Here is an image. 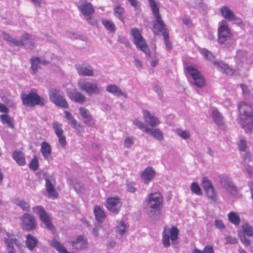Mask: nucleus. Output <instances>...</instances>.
<instances>
[{
    "mask_svg": "<svg viewBox=\"0 0 253 253\" xmlns=\"http://www.w3.org/2000/svg\"><path fill=\"white\" fill-rule=\"evenodd\" d=\"M239 110V123L247 133L251 132L253 129V108L244 102L238 104Z\"/></svg>",
    "mask_w": 253,
    "mask_h": 253,
    "instance_id": "nucleus-1",
    "label": "nucleus"
},
{
    "mask_svg": "<svg viewBox=\"0 0 253 253\" xmlns=\"http://www.w3.org/2000/svg\"><path fill=\"white\" fill-rule=\"evenodd\" d=\"M148 2L152 11V14L155 18L153 21V27L152 30L155 35L160 34L163 36L164 32H168L166 28V25L162 19L160 14L159 7L155 0H148Z\"/></svg>",
    "mask_w": 253,
    "mask_h": 253,
    "instance_id": "nucleus-2",
    "label": "nucleus"
},
{
    "mask_svg": "<svg viewBox=\"0 0 253 253\" xmlns=\"http://www.w3.org/2000/svg\"><path fill=\"white\" fill-rule=\"evenodd\" d=\"M179 230L177 227L172 226L170 228L165 225L162 233V243L164 247L169 248L170 245L176 248L179 244Z\"/></svg>",
    "mask_w": 253,
    "mask_h": 253,
    "instance_id": "nucleus-3",
    "label": "nucleus"
},
{
    "mask_svg": "<svg viewBox=\"0 0 253 253\" xmlns=\"http://www.w3.org/2000/svg\"><path fill=\"white\" fill-rule=\"evenodd\" d=\"M78 8L89 24L92 26H95L97 24L96 20L92 16V15L94 13V10L90 2L83 1L78 5Z\"/></svg>",
    "mask_w": 253,
    "mask_h": 253,
    "instance_id": "nucleus-4",
    "label": "nucleus"
},
{
    "mask_svg": "<svg viewBox=\"0 0 253 253\" xmlns=\"http://www.w3.org/2000/svg\"><path fill=\"white\" fill-rule=\"evenodd\" d=\"M131 35L136 47L144 52L146 56L151 57V54L150 49L139 29L137 28L132 29Z\"/></svg>",
    "mask_w": 253,
    "mask_h": 253,
    "instance_id": "nucleus-5",
    "label": "nucleus"
},
{
    "mask_svg": "<svg viewBox=\"0 0 253 253\" xmlns=\"http://www.w3.org/2000/svg\"><path fill=\"white\" fill-rule=\"evenodd\" d=\"M34 212L37 214L45 228L53 233L55 227L52 223V217L42 206H37L33 208Z\"/></svg>",
    "mask_w": 253,
    "mask_h": 253,
    "instance_id": "nucleus-6",
    "label": "nucleus"
},
{
    "mask_svg": "<svg viewBox=\"0 0 253 253\" xmlns=\"http://www.w3.org/2000/svg\"><path fill=\"white\" fill-rule=\"evenodd\" d=\"M21 99L23 104L27 106L43 105L46 103V101L44 98L39 96L34 91L30 92L28 94L21 95Z\"/></svg>",
    "mask_w": 253,
    "mask_h": 253,
    "instance_id": "nucleus-7",
    "label": "nucleus"
},
{
    "mask_svg": "<svg viewBox=\"0 0 253 253\" xmlns=\"http://www.w3.org/2000/svg\"><path fill=\"white\" fill-rule=\"evenodd\" d=\"M200 53L207 59L211 61H213V64L220 69L221 71L224 72L226 74L232 75L234 74L233 70L228 66V64L222 61H214V55L211 51H209L206 48L202 49L200 50Z\"/></svg>",
    "mask_w": 253,
    "mask_h": 253,
    "instance_id": "nucleus-8",
    "label": "nucleus"
},
{
    "mask_svg": "<svg viewBox=\"0 0 253 253\" xmlns=\"http://www.w3.org/2000/svg\"><path fill=\"white\" fill-rule=\"evenodd\" d=\"M78 85L80 90L85 92L88 95L99 94L101 91L98 84L84 79L80 80L78 82Z\"/></svg>",
    "mask_w": 253,
    "mask_h": 253,
    "instance_id": "nucleus-9",
    "label": "nucleus"
},
{
    "mask_svg": "<svg viewBox=\"0 0 253 253\" xmlns=\"http://www.w3.org/2000/svg\"><path fill=\"white\" fill-rule=\"evenodd\" d=\"M187 73L193 80V84L199 88H203L206 85V80L203 74L195 67L191 65L185 67Z\"/></svg>",
    "mask_w": 253,
    "mask_h": 253,
    "instance_id": "nucleus-10",
    "label": "nucleus"
},
{
    "mask_svg": "<svg viewBox=\"0 0 253 253\" xmlns=\"http://www.w3.org/2000/svg\"><path fill=\"white\" fill-rule=\"evenodd\" d=\"M232 34L229 28L227 22L224 20L219 23L218 28V42L220 44H224L231 40Z\"/></svg>",
    "mask_w": 253,
    "mask_h": 253,
    "instance_id": "nucleus-11",
    "label": "nucleus"
},
{
    "mask_svg": "<svg viewBox=\"0 0 253 253\" xmlns=\"http://www.w3.org/2000/svg\"><path fill=\"white\" fill-rule=\"evenodd\" d=\"M146 201L147 205L150 209L159 211L162 207L163 198L160 192L152 193L149 194Z\"/></svg>",
    "mask_w": 253,
    "mask_h": 253,
    "instance_id": "nucleus-12",
    "label": "nucleus"
},
{
    "mask_svg": "<svg viewBox=\"0 0 253 253\" xmlns=\"http://www.w3.org/2000/svg\"><path fill=\"white\" fill-rule=\"evenodd\" d=\"M20 221L21 227L26 230L32 231L37 227V223L35 217L29 213H24L21 216Z\"/></svg>",
    "mask_w": 253,
    "mask_h": 253,
    "instance_id": "nucleus-13",
    "label": "nucleus"
},
{
    "mask_svg": "<svg viewBox=\"0 0 253 253\" xmlns=\"http://www.w3.org/2000/svg\"><path fill=\"white\" fill-rule=\"evenodd\" d=\"M1 234L7 246V253H15L13 251V245L17 246L20 245L19 242L16 238V237L14 235L5 231L1 232Z\"/></svg>",
    "mask_w": 253,
    "mask_h": 253,
    "instance_id": "nucleus-14",
    "label": "nucleus"
},
{
    "mask_svg": "<svg viewBox=\"0 0 253 253\" xmlns=\"http://www.w3.org/2000/svg\"><path fill=\"white\" fill-rule=\"evenodd\" d=\"M78 74L82 77H93L94 75L92 67L87 63L78 64L75 65Z\"/></svg>",
    "mask_w": 253,
    "mask_h": 253,
    "instance_id": "nucleus-15",
    "label": "nucleus"
},
{
    "mask_svg": "<svg viewBox=\"0 0 253 253\" xmlns=\"http://www.w3.org/2000/svg\"><path fill=\"white\" fill-rule=\"evenodd\" d=\"M105 206L109 211L117 213L120 210L121 203L118 197H109L106 201Z\"/></svg>",
    "mask_w": 253,
    "mask_h": 253,
    "instance_id": "nucleus-16",
    "label": "nucleus"
},
{
    "mask_svg": "<svg viewBox=\"0 0 253 253\" xmlns=\"http://www.w3.org/2000/svg\"><path fill=\"white\" fill-rule=\"evenodd\" d=\"M45 182L46 192L47 197L51 199L57 198L58 193L55 188L56 183L55 180L53 178H46Z\"/></svg>",
    "mask_w": 253,
    "mask_h": 253,
    "instance_id": "nucleus-17",
    "label": "nucleus"
},
{
    "mask_svg": "<svg viewBox=\"0 0 253 253\" xmlns=\"http://www.w3.org/2000/svg\"><path fill=\"white\" fill-rule=\"evenodd\" d=\"M142 113L145 122L150 126L155 127L161 123L159 119L148 110H143Z\"/></svg>",
    "mask_w": 253,
    "mask_h": 253,
    "instance_id": "nucleus-18",
    "label": "nucleus"
},
{
    "mask_svg": "<svg viewBox=\"0 0 253 253\" xmlns=\"http://www.w3.org/2000/svg\"><path fill=\"white\" fill-rule=\"evenodd\" d=\"M50 99L52 102L58 106H63L62 92L57 89L52 88L49 91Z\"/></svg>",
    "mask_w": 253,
    "mask_h": 253,
    "instance_id": "nucleus-19",
    "label": "nucleus"
},
{
    "mask_svg": "<svg viewBox=\"0 0 253 253\" xmlns=\"http://www.w3.org/2000/svg\"><path fill=\"white\" fill-rule=\"evenodd\" d=\"M79 111L84 119V123L88 126H94L95 124L94 121L89 111L86 108L82 107L79 108Z\"/></svg>",
    "mask_w": 253,
    "mask_h": 253,
    "instance_id": "nucleus-20",
    "label": "nucleus"
},
{
    "mask_svg": "<svg viewBox=\"0 0 253 253\" xmlns=\"http://www.w3.org/2000/svg\"><path fill=\"white\" fill-rule=\"evenodd\" d=\"M72 245L73 248L76 250H84L87 248L88 242L86 239L80 235L72 241Z\"/></svg>",
    "mask_w": 253,
    "mask_h": 253,
    "instance_id": "nucleus-21",
    "label": "nucleus"
},
{
    "mask_svg": "<svg viewBox=\"0 0 253 253\" xmlns=\"http://www.w3.org/2000/svg\"><path fill=\"white\" fill-rule=\"evenodd\" d=\"M31 70L33 73L35 74L38 70L41 67L42 65H45L48 64V62L44 59L34 57L31 60Z\"/></svg>",
    "mask_w": 253,
    "mask_h": 253,
    "instance_id": "nucleus-22",
    "label": "nucleus"
},
{
    "mask_svg": "<svg viewBox=\"0 0 253 253\" xmlns=\"http://www.w3.org/2000/svg\"><path fill=\"white\" fill-rule=\"evenodd\" d=\"M155 171L152 167L146 168L141 173V178L145 183H149L154 177Z\"/></svg>",
    "mask_w": 253,
    "mask_h": 253,
    "instance_id": "nucleus-23",
    "label": "nucleus"
},
{
    "mask_svg": "<svg viewBox=\"0 0 253 253\" xmlns=\"http://www.w3.org/2000/svg\"><path fill=\"white\" fill-rule=\"evenodd\" d=\"M67 95L71 100L78 103H83L85 101V96L77 90L68 91Z\"/></svg>",
    "mask_w": 253,
    "mask_h": 253,
    "instance_id": "nucleus-24",
    "label": "nucleus"
},
{
    "mask_svg": "<svg viewBox=\"0 0 253 253\" xmlns=\"http://www.w3.org/2000/svg\"><path fill=\"white\" fill-rule=\"evenodd\" d=\"M106 90L116 96H122L124 97L127 98V95L126 92H123L121 89L117 85L114 84H109L106 86Z\"/></svg>",
    "mask_w": 253,
    "mask_h": 253,
    "instance_id": "nucleus-25",
    "label": "nucleus"
},
{
    "mask_svg": "<svg viewBox=\"0 0 253 253\" xmlns=\"http://www.w3.org/2000/svg\"><path fill=\"white\" fill-rule=\"evenodd\" d=\"M145 133L154 137L155 139L161 141L164 139L163 132L160 128H147Z\"/></svg>",
    "mask_w": 253,
    "mask_h": 253,
    "instance_id": "nucleus-26",
    "label": "nucleus"
},
{
    "mask_svg": "<svg viewBox=\"0 0 253 253\" xmlns=\"http://www.w3.org/2000/svg\"><path fill=\"white\" fill-rule=\"evenodd\" d=\"M41 151L45 159H51V147L49 143L45 141L42 142L41 145Z\"/></svg>",
    "mask_w": 253,
    "mask_h": 253,
    "instance_id": "nucleus-27",
    "label": "nucleus"
},
{
    "mask_svg": "<svg viewBox=\"0 0 253 253\" xmlns=\"http://www.w3.org/2000/svg\"><path fill=\"white\" fill-rule=\"evenodd\" d=\"M52 127L58 137V141L61 147H63V138L62 137L63 130L62 124L54 121L52 123Z\"/></svg>",
    "mask_w": 253,
    "mask_h": 253,
    "instance_id": "nucleus-28",
    "label": "nucleus"
},
{
    "mask_svg": "<svg viewBox=\"0 0 253 253\" xmlns=\"http://www.w3.org/2000/svg\"><path fill=\"white\" fill-rule=\"evenodd\" d=\"M64 113L65 114V117L68 121L69 124L79 132L82 131L83 130L82 126L77 123V122L72 114L67 111H65Z\"/></svg>",
    "mask_w": 253,
    "mask_h": 253,
    "instance_id": "nucleus-29",
    "label": "nucleus"
},
{
    "mask_svg": "<svg viewBox=\"0 0 253 253\" xmlns=\"http://www.w3.org/2000/svg\"><path fill=\"white\" fill-rule=\"evenodd\" d=\"M221 15L225 19L230 21L234 17V12L227 6H223L219 9Z\"/></svg>",
    "mask_w": 253,
    "mask_h": 253,
    "instance_id": "nucleus-30",
    "label": "nucleus"
},
{
    "mask_svg": "<svg viewBox=\"0 0 253 253\" xmlns=\"http://www.w3.org/2000/svg\"><path fill=\"white\" fill-rule=\"evenodd\" d=\"M38 243V239L34 236L28 234L26 237V246L30 251H33Z\"/></svg>",
    "mask_w": 253,
    "mask_h": 253,
    "instance_id": "nucleus-31",
    "label": "nucleus"
},
{
    "mask_svg": "<svg viewBox=\"0 0 253 253\" xmlns=\"http://www.w3.org/2000/svg\"><path fill=\"white\" fill-rule=\"evenodd\" d=\"M68 183L73 187L77 193L83 192L84 190L83 184L79 180L74 178H69L67 180Z\"/></svg>",
    "mask_w": 253,
    "mask_h": 253,
    "instance_id": "nucleus-32",
    "label": "nucleus"
},
{
    "mask_svg": "<svg viewBox=\"0 0 253 253\" xmlns=\"http://www.w3.org/2000/svg\"><path fill=\"white\" fill-rule=\"evenodd\" d=\"M1 36L4 40L9 42L11 43H12L16 46H23L22 42L20 41V40H17L11 37L8 34L5 32L2 31L1 32Z\"/></svg>",
    "mask_w": 253,
    "mask_h": 253,
    "instance_id": "nucleus-33",
    "label": "nucleus"
},
{
    "mask_svg": "<svg viewBox=\"0 0 253 253\" xmlns=\"http://www.w3.org/2000/svg\"><path fill=\"white\" fill-rule=\"evenodd\" d=\"M114 15L118 18L123 23H125L124 15L125 13V9L123 7L117 5L113 9Z\"/></svg>",
    "mask_w": 253,
    "mask_h": 253,
    "instance_id": "nucleus-34",
    "label": "nucleus"
},
{
    "mask_svg": "<svg viewBox=\"0 0 253 253\" xmlns=\"http://www.w3.org/2000/svg\"><path fill=\"white\" fill-rule=\"evenodd\" d=\"M50 246L55 249L59 253H63V247L62 244L56 237H54L49 242Z\"/></svg>",
    "mask_w": 253,
    "mask_h": 253,
    "instance_id": "nucleus-35",
    "label": "nucleus"
},
{
    "mask_svg": "<svg viewBox=\"0 0 253 253\" xmlns=\"http://www.w3.org/2000/svg\"><path fill=\"white\" fill-rule=\"evenodd\" d=\"M94 213L96 219L100 222L103 221L105 218V214L104 211L99 207L96 206L94 209Z\"/></svg>",
    "mask_w": 253,
    "mask_h": 253,
    "instance_id": "nucleus-36",
    "label": "nucleus"
},
{
    "mask_svg": "<svg viewBox=\"0 0 253 253\" xmlns=\"http://www.w3.org/2000/svg\"><path fill=\"white\" fill-rule=\"evenodd\" d=\"M20 41L22 42L23 45H29L32 47L35 45L31 36L27 33H24L21 36Z\"/></svg>",
    "mask_w": 253,
    "mask_h": 253,
    "instance_id": "nucleus-37",
    "label": "nucleus"
},
{
    "mask_svg": "<svg viewBox=\"0 0 253 253\" xmlns=\"http://www.w3.org/2000/svg\"><path fill=\"white\" fill-rule=\"evenodd\" d=\"M228 218L230 222L236 226L239 225L241 222L240 216L234 212H230L228 214Z\"/></svg>",
    "mask_w": 253,
    "mask_h": 253,
    "instance_id": "nucleus-38",
    "label": "nucleus"
},
{
    "mask_svg": "<svg viewBox=\"0 0 253 253\" xmlns=\"http://www.w3.org/2000/svg\"><path fill=\"white\" fill-rule=\"evenodd\" d=\"M13 158L19 165H24L25 163V157L22 152H14L13 154Z\"/></svg>",
    "mask_w": 253,
    "mask_h": 253,
    "instance_id": "nucleus-39",
    "label": "nucleus"
},
{
    "mask_svg": "<svg viewBox=\"0 0 253 253\" xmlns=\"http://www.w3.org/2000/svg\"><path fill=\"white\" fill-rule=\"evenodd\" d=\"M102 24L105 29L110 33H114L116 31V26L112 21L108 20H103Z\"/></svg>",
    "mask_w": 253,
    "mask_h": 253,
    "instance_id": "nucleus-40",
    "label": "nucleus"
},
{
    "mask_svg": "<svg viewBox=\"0 0 253 253\" xmlns=\"http://www.w3.org/2000/svg\"><path fill=\"white\" fill-rule=\"evenodd\" d=\"M0 120L3 124H6L10 128L14 127L13 119L7 114H3L0 116Z\"/></svg>",
    "mask_w": 253,
    "mask_h": 253,
    "instance_id": "nucleus-41",
    "label": "nucleus"
},
{
    "mask_svg": "<svg viewBox=\"0 0 253 253\" xmlns=\"http://www.w3.org/2000/svg\"><path fill=\"white\" fill-rule=\"evenodd\" d=\"M212 117L215 124L221 125L223 123V117L217 110H213L212 113Z\"/></svg>",
    "mask_w": 253,
    "mask_h": 253,
    "instance_id": "nucleus-42",
    "label": "nucleus"
},
{
    "mask_svg": "<svg viewBox=\"0 0 253 253\" xmlns=\"http://www.w3.org/2000/svg\"><path fill=\"white\" fill-rule=\"evenodd\" d=\"M243 232L249 237L253 236V227L248 223H244L242 226Z\"/></svg>",
    "mask_w": 253,
    "mask_h": 253,
    "instance_id": "nucleus-43",
    "label": "nucleus"
},
{
    "mask_svg": "<svg viewBox=\"0 0 253 253\" xmlns=\"http://www.w3.org/2000/svg\"><path fill=\"white\" fill-rule=\"evenodd\" d=\"M214 252L213 248L212 246L207 245L204 248L202 251L197 249H194L192 253H214Z\"/></svg>",
    "mask_w": 253,
    "mask_h": 253,
    "instance_id": "nucleus-44",
    "label": "nucleus"
},
{
    "mask_svg": "<svg viewBox=\"0 0 253 253\" xmlns=\"http://www.w3.org/2000/svg\"><path fill=\"white\" fill-rule=\"evenodd\" d=\"M223 186L225 188L229 190L232 194H236L238 192L237 187L231 181H227L224 184Z\"/></svg>",
    "mask_w": 253,
    "mask_h": 253,
    "instance_id": "nucleus-45",
    "label": "nucleus"
},
{
    "mask_svg": "<svg viewBox=\"0 0 253 253\" xmlns=\"http://www.w3.org/2000/svg\"><path fill=\"white\" fill-rule=\"evenodd\" d=\"M163 37L166 46L167 50L169 51H170L172 49V45L170 42L169 40V34L168 32H164Z\"/></svg>",
    "mask_w": 253,
    "mask_h": 253,
    "instance_id": "nucleus-46",
    "label": "nucleus"
},
{
    "mask_svg": "<svg viewBox=\"0 0 253 253\" xmlns=\"http://www.w3.org/2000/svg\"><path fill=\"white\" fill-rule=\"evenodd\" d=\"M208 197L212 200V201H215L216 200V193L215 192V190L214 189L213 186L210 188L209 189H207L205 190Z\"/></svg>",
    "mask_w": 253,
    "mask_h": 253,
    "instance_id": "nucleus-47",
    "label": "nucleus"
},
{
    "mask_svg": "<svg viewBox=\"0 0 253 253\" xmlns=\"http://www.w3.org/2000/svg\"><path fill=\"white\" fill-rule=\"evenodd\" d=\"M243 171L247 174V177L249 178H253V167L248 165L244 164Z\"/></svg>",
    "mask_w": 253,
    "mask_h": 253,
    "instance_id": "nucleus-48",
    "label": "nucleus"
},
{
    "mask_svg": "<svg viewBox=\"0 0 253 253\" xmlns=\"http://www.w3.org/2000/svg\"><path fill=\"white\" fill-rule=\"evenodd\" d=\"M126 225L124 222L121 221L116 227V232L121 236L125 234L126 231Z\"/></svg>",
    "mask_w": 253,
    "mask_h": 253,
    "instance_id": "nucleus-49",
    "label": "nucleus"
},
{
    "mask_svg": "<svg viewBox=\"0 0 253 253\" xmlns=\"http://www.w3.org/2000/svg\"><path fill=\"white\" fill-rule=\"evenodd\" d=\"M190 188L191 190L193 193L197 195H201L202 194V192L201 191V188L197 183H192Z\"/></svg>",
    "mask_w": 253,
    "mask_h": 253,
    "instance_id": "nucleus-50",
    "label": "nucleus"
},
{
    "mask_svg": "<svg viewBox=\"0 0 253 253\" xmlns=\"http://www.w3.org/2000/svg\"><path fill=\"white\" fill-rule=\"evenodd\" d=\"M201 185L204 190L213 187L211 182L206 177L203 178Z\"/></svg>",
    "mask_w": 253,
    "mask_h": 253,
    "instance_id": "nucleus-51",
    "label": "nucleus"
},
{
    "mask_svg": "<svg viewBox=\"0 0 253 253\" xmlns=\"http://www.w3.org/2000/svg\"><path fill=\"white\" fill-rule=\"evenodd\" d=\"M132 123H133V125L136 126L137 127H138L139 129L142 130L144 132H145V130H146V128H149L148 127L144 125V123L142 121H141L137 119L134 120L132 121Z\"/></svg>",
    "mask_w": 253,
    "mask_h": 253,
    "instance_id": "nucleus-52",
    "label": "nucleus"
},
{
    "mask_svg": "<svg viewBox=\"0 0 253 253\" xmlns=\"http://www.w3.org/2000/svg\"><path fill=\"white\" fill-rule=\"evenodd\" d=\"M15 203L24 211H28L30 209L29 205L23 201L16 200Z\"/></svg>",
    "mask_w": 253,
    "mask_h": 253,
    "instance_id": "nucleus-53",
    "label": "nucleus"
},
{
    "mask_svg": "<svg viewBox=\"0 0 253 253\" xmlns=\"http://www.w3.org/2000/svg\"><path fill=\"white\" fill-rule=\"evenodd\" d=\"M238 148L240 151H246L247 148L246 140L244 139H241L238 144Z\"/></svg>",
    "mask_w": 253,
    "mask_h": 253,
    "instance_id": "nucleus-54",
    "label": "nucleus"
},
{
    "mask_svg": "<svg viewBox=\"0 0 253 253\" xmlns=\"http://www.w3.org/2000/svg\"><path fill=\"white\" fill-rule=\"evenodd\" d=\"M177 133L183 139H187L190 137V133L188 130H177Z\"/></svg>",
    "mask_w": 253,
    "mask_h": 253,
    "instance_id": "nucleus-55",
    "label": "nucleus"
},
{
    "mask_svg": "<svg viewBox=\"0 0 253 253\" xmlns=\"http://www.w3.org/2000/svg\"><path fill=\"white\" fill-rule=\"evenodd\" d=\"M124 144L126 148H130L133 144V141L132 137H126L124 140Z\"/></svg>",
    "mask_w": 253,
    "mask_h": 253,
    "instance_id": "nucleus-56",
    "label": "nucleus"
},
{
    "mask_svg": "<svg viewBox=\"0 0 253 253\" xmlns=\"http://www.w3.org/2000/svg\"><path fill=\"white\" fill-rule=\"evenodd\" d=\"M226 240V244H236L238 243V240L235 237H233L230 236H227L225 238Z\"/></svg>",
    "mask_w": 253,
    "mask_h": 253,
    "instance_id": "nucleus-57",
    "label": "nucleus"
},
{
    "mask_svg": "<svg viewBox=\"0 0 253 253\" xmlns=\"http://www.w3.org/2000/svg\"><path fill=\"white\" fill-rule=\"evenodd\" d=\"M29 167L33 170H36L38 167V161L37 159L34 158L32 160L29 164Z\"/></svg>",
    "mask_w": 253,
    "mask_h": 253,
    "instance_id": "nucleus-58",
    "label": "nucleus"
},
{
    "mask_svg": "<svg viewBox=\"0 0 253 253\" xmlns=\"http://www.w3.org/2000/svg\"><path fill=\"white\" fill-rule=\"evenodd\" d=\"M126 190L127 191L134 193L136 191V188H135V184L133 182H129L126 185Z\"/></svg>",
    "mask_w": 253,
    "mask_h": 253,
    "instance_id": "nucleus-59",
    "label": "nucleus"
},
{
    "mask_svg": "<svg viewBox=\"0 0 253 253\" xmlns=\"http://www.w3.org/2000/svg\"><path fill=\"white\" fill-rule=\"evenodd\" d=\"M215 227L219 229H223L225 228V225L222 221L220 219H216L215 220Z\"/></svg>",
    "mask_w": 253,
    "mask_h": 253,
    "instance_id": "nucleus-60",
    "label": "nucleus"
},
{
    "mask_svg": "<svg viewBox=\"0 0 253 253\" xmlns=\"http://www.w3.org/2000/svg\"><path fill=\"white\" fill-rule=\"evenodd\" d=\"M240 239L242 243L245 246H248L250 245L251 241L248 239L245 236L239 235Z\"/></svg>",
    "mask_w": 253,
    "mask_h": 253,
    "instance_id": "nucleus-61",
    "label": "nucleus"
},
{
    "mask_svg": "<svg viewBox=\"0 0 253 253\" xmlns=\"http://www.w3.org/2000/svg\"><path fill=\"white\" fill-rule=\"evenodd\" d=\"M130 3L131 5L134 7V10H137L140 7L138 1L137 0H127Z\"/></svg>",
    "mask_w": 253,
    "mask_h": 253,
    "instance_id": "nucleus-62",
    "label": "nucleus"
},
{
    "mask_svg": "<svg viewBox=\"0 0 253 253\" xmlns=\"http://www.w3.org/2000/svg\"><path fill=\"white\" fill-rule=\"evenodd\" d=\"M232 21L237 25H240L242 24V21L241 18L237 17L235 15H234V17L232 19Z\"/></svg>",
    "mask_w": 253,
    "mask_h": 253,
    "instance_id": "nucleus-63",
    "label": "nucleus"
},
{
    "mask_svg": "<svg viewBox=\"0 0 253 253\" xmlns=\"http://www.w3.org/2000/svg\"><path fill=\"white\" fill-rule=\"evenodd\" d=\"M183 23L188 26L191 27L192 26V22L191 20L188 18H185L182 19Z\"/></svg>",
    "mask_w": 253,
    "mask_h": 253,
    "instance_id": "nucleus-64",
    "label": "nucleus"
}]
</instances>
